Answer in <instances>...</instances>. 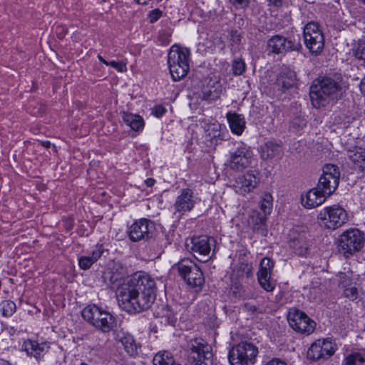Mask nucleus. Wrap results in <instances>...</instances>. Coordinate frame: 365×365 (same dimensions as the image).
Returning <instances> with one entry per match:
<instances>
[{"label": "nucleus", "instance_id": "nucleus-22", "mask_svg": "<svg viewBox=\"0 0 365 365\" xmlns=\"http://www.w3.org/2000/svg\"><path fill=\"white\" fill-rule=\"evenodd\" d=\"M104 248L102 245H96L92 251L91 255L81 256L78 259V265L81 269L86 270L89 269L102 256Z\"/></svg>", "mask_w": 365, "mask_h": 365}, {"label": "nucleus", "instance_id": "nucleus-46", "mask_svg": "<svg viewBox=\"0 0 365 365\" xmlns=\"http://www.w3.org/2000/svg\"><path fill=\"white\" fill-rule=\"evenodd\" d=\"M237 7H245L248 6L250 0H230Z\"/></svg>", "mask_w": 365, "mask_h": 365}, {"label": "nucleus", "instance_id": "nucleus-61", "mask_svg": "<svg viewBox=\"0 0 365 365\" xmlns=\"http://www.w3.org/2000/svg\"><path fill=\"white\" fill-rule=\"evenodd\" d=\"M1 365H11L8 361H4Z\"/></svg>", "mask_w": 365, "mask_h": 365}, {"label": "nucleus", "instance_id": "nucleus-34", "mask_svg": "<svg viewBox=\"0 0 365 365\" xmlns=\"http://www.w3.org/2000/svg\"><path fill=\"white\" fill-rule=\"evenodd\" d=\"M237 192L241 195H246L251 190V181L250 179H247L245 177L240 178L237 182Z\"/></svg>", "mask_w": 365, "mask_h": 365}, {"label": "nucleus", "instance_id": "nucleus-60", "mask_svg": "<svg viewBox=\"0 0 365 365\" xmlns=\"http://www.w3.org/2000/svg\"><path fill=\"white\" fill-rule=\"evenodd\" d=\"M252 356L255 355L257 354L258 351H257V349L255 348V346H252Z\"/></svg>", "mask_w": 365, "mask_h": 365}, {"label": "nucleus", "instance_id": "nucleus-6", "mask_svg": "<svg viewBox=\"0 0 365 365\" xmlns=\"http://www.w3.org/2000/svg\"><path fill=\"white\" fill-rule=\"evenodd\" d=\"M188 358L193 365H207L212 354L211 346L202 338L191 339L187 341Z\"/></svg>", "mask_w": 365, "mask_h": 365}, {"label": "nucleus", "instance_id": "nucleus-2", "mask_svg": "<svg viewBox=\"0 0 365 365\" xmlns=\"http://www.w3.org/2000/svg\"><path fill=\"white\" fill-rule=\"evenodd\" d=\"M340 89L339 82L332 78L323 77L314 80L309 92L312 106L317 109L326 107L336 98Z\"/></svg>", "mask_w": 365, "mask_h": 365}, {"label": "nucleus", "instance_id": "nucleus-20", "mask_svg": "<svg viewBox=\"0 0 365 365\" xmlns=\"http://www.w3.org/2000/svg\"><path fill=\"white\" fill-rule=\"evenodd\" d=\"M250 153L245 148L237 149L230 158V167L236 170H242L250 164Z\"/></svg>", "mask_w": 365, "mask_h": 365}, {"label": "nucleus", "instance_id": "nucleus-32", "mask_svg": "<svg viewBox=\"0 0 365 365\" xmlns=\"http://www.w3.org/2000/svg\"><path fill=\"white\" fill-rule=\"evenodd\" d=\"M249 256L246 254H244L243 257L240 255L239 263L237 265L238 272H241V274H239V275L243 276V274H245L247 277H249L250 273L251 272V266L249 264Z\"/></svg>", "mask_w": 365, "mask_h": 365}, {"label": "nucleus", "instance_id": "nucleus-11", "mask_svg": "<svg viewBox=\"0 0 365 365\" xmlns=\"http://www.w3.org/2000/svg\"><path fill=\"white\" fill-rule=\"evenodd\" d=\"M268 50L274 53L280 54L287 51H299L302 48L299 35L287 38L281 35H274L267 41Z\"/></svg>", "mask_w": 365, "mask_h": 365}, {"label": "nucleus", "instance_id": "nucleus-45", "mask_svg": "<svg viewBox=\"0 0 365 365\" xmlns=\"http://www.w3.org/2000/svg\"><path fill=\"white\" fill-rule=\"evenodd\" d=\"M262 198L261 205H266L267 204L270 205L272 203L273 198L269 193H264L260 196Z\"/></svg>", "mask_w": 365, "mask_h": 365}, {"label": "nucleus", "instance_id": "nucleus-16", "mask_svg": "<svg viewBox=\"0 0 365 365\" xmlns=\"http://www.w3.org/2000/svg\"><path fill=\"white\" fill-rule=\"evenodd\" d=\"M274 262L269 257L263 258L259 264V269L257 272V280L259 285L267 292H272L274 284L270 281Z\"/></svg>", "mask_w": 365, "mask_h": 365}, {"label": "nucleus", "instance_id": "nucleus-57", "mask_svg": "<svg viewBox=\"0 0 365 365\" xmlns=\"http://www.w3.org/2000/svg\"><path fill=\"white\" fill-rule=\"evenodd\" d=\"M138 4H146L149 0H135Z\"/></svg>", "mask_w": 365, "mask_h": 365}, {"label": "nucleus", "instance_id": "nucleus-9", "mask_svg": "<svg viewBox=\"0 0 365 365\" xmlns=\"http://www.w3.org/2000/svg\"><path fill=\"white\" fill-rule=\"evenodd\" d=\"M304 43L309 51L319 55L324 46V37L319 25L315 22L308 23L304 28Z\"/></svg>", "mask_w": 365, "mask_h": 365}, {"label": "nucleus", "instance_id": "nucleus-5", "mask_svg": "<svg viewBox=\"0 0 365 365\" xmlns=\"http://www.w3.org/2000/svg\"><path fill=\"white\" fill-rule=\"evenodd\" d=\"M180 276L190 287L201 289L205 278L200 268L191 259H181L175 265Z\"/></svg>", "mask_w": 365, "mask_h": 365}, {"label": "nucleus", "instance_id": "nucleus-29", "mask_svg": "<svg viewBox=\"0 0 365 365\" xmlns=\"http://www.w3.org/2000/svg\"><path fill=\"white\" fill-rule=\"evenodd\" d=\"M153 365H175L173 355L168 351L158 352L153 358Z\"/></svg>", "mask_w": 365, "mask_h": 365}, {"label": "nucleus", "instance_id": "nucleus-52", "mask_svg": "<svg viewBox=\"0 0 365 365\" xmlns=\"http://www.w3.org/2000/svg\"><path fill=\"white\" fill-rule=\"evenodd\" d=\"M145 183L148 187H152L155 183V180L153 178H148L145 180Z\"/></svg>", "mask_w": 365, "mask_h": 365}, {"label": "nucleus", "instance_id": "nucleus-31", "mask_svg": "<svg viewBox=\"0 0 365 365\" xmlns=\"http://www.w3.org/2000/svg\"><path fill=\"white\" fill-rule=\"evenodd\" d=\"M197 198L192 195V192L189 189L182 191L181 195L178 197L177 205H185L188 204H196Z\"/></svg>", "mask_w": 365, "mask_h": 365}, {"label": "nucleus", "instance_id": "nucleus-55", "mask_svg": "<svg viewBox=\"0 0 365 365\" xmlns=\"http://www.w3.org/2000/svg\"><path fill=\"white\" fill-rule=\"evenodd\" d=\"M98 58L99 59V61L101 62H102L103 63H104L105 65L106 66H108V63H109V61H107L106 59H104L101 55H98Z\"/></svg>", "mask_w": 365, "mask_h": 365}, {"label": "nucleus", "instance_id": "nucleus-37", "mask_svg": "<svg viewBox=\"0 0 365 365\" xmlns=\"http://www.w3.org/2000/svg\"><path fill=\"white\" fill-rule=\"evenodd\" d=\"M344 296L350 300H355L359 297L358 289L355 286L350 285L344 290Z\"/></svg>", "mask_w": 365, "mask_h": 365}, {"label": "nucleus", "instance_id": "nucleus-50", "mask_svg": "<svg viewBox=\"0 0 365 365\" xmlns=\"http://www.w3.org/2000/svg\"><path fill=\"white\" fill-rule=\"evenodd\" d=\"M269 4L274 6L279 7L282 5L284 0H268Z\"/></svg>", "mask_w": 365, "mask_h": 365}, {"label": "nucleus", "instance_id": "nucleus-51", "mask_svg": "<svg viewBox=\"0 0 365 365\" xmlns=\"http://www.w3.org/2000/svg\"><path fill=\"white\" fill-rule=\"evenodd\" d=\"M359 88H360L361 92L364 95H365V76L361 80V82H360V84H359Z\"/></svg>", "mask_w": 365, "mask_h": 365}, {"label": "nucleus", "instance_id": "nucleus-26", "mask_svg": "<svg viewBox=\"0 0 365 365\" xmlns=\"http://www.w3.org/2000/svg\"><path fill=\"white\" fill-rule=\"evenodd\" d=\"M349 158L360 169L365 167V149L355 147L349 151Z\"/></svg>", "mask_w": 365, "mask_h": 365}, {"label": "nucleus", "instance_id": "nucleus-4", "mask_svg": "<svg viewBox=\"0 0 365 365\" xmlns=\"http://www.w3.org/2000/svg\"><path fill=\"white\" fill-rule=\"evenodd\" d=\"M81 314L87 322L103 333L111 331L115 324V319L110 312L95 304L86 306Z\"/></svg>", "mask_w": 365, "mask_h": 365}, {"label": "nucleus", "instance_id": "nucleus-15", "mask_svg": "<svg viewBox=\"0 0 365 365\" xmlns=\"http://www.w3.org/2000/svg\"><path fill=\"white\" fill-rule=\"evenodd\" d=\"M153 224L147 219L135 222L129 228V237L133 242L146 240L151 236Z\"/></svg>", "mask_w": 365, "mask_h": 365}, {"label": "nucleus", "instance_id": "nucleus-41", "mask_svg": "<svg viewBox=\"0 0 365 365\" xmlns=\"http://www.w3.org/2000/svg\"><path fill=\"white\" fill-rule=\"evenodd\" d=\"M108 66H112L119 72H125L127 71L126 63L123 61H109Z\"/></svg>", "mask_w": 365, "mask_h": 365}, {"label": "nucleus", "instance_id": "nucleus-8", "mask_svg": "<svg viewBox=\"0 0 365 365\" xmlns=\"http://www.w3.org/2000/svg\"><path fill=\"white\" fill-rule=\"evenodd\" d=\"M364 242L363 233L358 229L351 228L344 231L339 238V247L348 257L359 251Z\"/></svg>", "mask_w": 365, "mask_h": 365}, {"label": "nucleus", "instance_id": "nucleus-10", "mask_svg": "<svg viewBox=\"0 0 365 365\" xmlns=\"http://www.w3.org/2000/svg\"><path fill=\"white\" fill-rule=\"evenodd\" d=\"M322 225L335 230L346 222L348 215L342 207H325L318 215Z\"/></svg>", "mask_w": 365, "mask_h": 365}, {"label": "nucleus", "instance_id": "nucleus-3", "mask_svg": "<svg viewBox=\"0 0 365 365\" xmlns=\"http://www.w3.org/2000/svg\"><path fill=\"white\" fill-rule=\"evenodd\" d=\"M190 56L188 48L173 45L168 54V64L170 75L175 81L185 77L190 70Z\"/></svg>", "mask_w": 365, "mask_h": 365}, {"label": "nucleus", "instance_id": "nucleus-42", "mask_svg": "<svg viewBox=\"0 0 365 365\" xmlns=\"http://www.w3.org/2000/svg\"><path fill=\"white\" fill-rule=\"evenodd\" d=\"M234 73L236 75H241L245 68L244 62L241 61H235L232 66Z\"/></svg>", "mask_w": 365, "mask_h": 365}, {"label": "nucleus", "instance_id": "nucleus-43", "mask_svg": "<svg viewBox=\"0 0 365 365\" xmlns=\"http://www.w3.org/2000/svg\"><path fill=\"white\" fill-rule=\"evenodd\" d=\"M48 347L49 346L46 343H38L35 351L36 353L34 357L36 359H39L44 352H46L48 351Z\"/></svg>", "mask_w": 365, "mask_h": 365}, {"label": "nucleus", "instance_id": "nucleus-40", "mask_svg": "<svg viewBox=\"0 0 365 365\" xmlns=\"http://www.w3.org/2000/svg\"><path fill=\"white\" fill-rule=\"evenodd\" d=\"M306 123L307 121L304 118L297 116L292 120L291 125L292 128L299 130L306 125Z\"/></svg>", "mask_w": 365, "mask_h": 365}, {"label": "nucleus", "instance_id": "nucleus-35", "mask_svg": "<svg viewBox=\"0 0 365 365\" xmlns=\"http://www.w3.org/2000/svg\"><path fill=\"white\" fill-rule=\"evenodd\" d=\"M319 341L321 343V346L322 347V351H324V353L325 354V356L327 357L331 356L334 352V349L333 344L331 340L328 339H318Z\"/></svg>", "mask_w": 365, "mask_h": 365}, {"label": "nucleus", "instance_id": "nucleus-28", "mask_svg": "<svg viewBox=\"0 0 365 365\" xmlns=\"http://www.w3.org/2000/svg\"><path fill=\"white\" fill-rule=\"evenodd\" d=\"M220 92L221 89L219 83L210 81L206 87L204 88L203 94L207 99L215 100L219 98Z\"/></svg>", "mask_w": 365, "mask_h": 365}, {"label": "nucleus", "instance_id": "nucleus-14", "mask_svg": "<svg viewBox=\"0 0 365 365\" xmlns=\"http://www.w3.org/2000/svg\"><path fill=\"white\" fill-rule=\"evenodd\" d=\"M340 172L339 168L333 164L326 165L323 173L319 180L318 187L324 193L330 195L337 188L339 183Z\"/></svg>", "mask_w": 365, "mask_h": 365}, {"label": "nucleus", "instance_id": "nucleus-21", "mask_svg": "<svg viewBox=\"0 0 365 365\" xmlns=\"http://www.w3.org/2000/svg\"><path fill=\"white\" fill-rule=\"evenodd\" d=\"M120 115L123 123L133 130L139 133L143 130L145 123L140 115L128 111H121Z\"/></svg>", "mask_w": 365, "mask_h": 365}, {"label": "nucleus", "instance_id": "nucleus-23", "mask_svg": "<svg viewBox=\"0 0 365 365\" xmlns=\"http://www.w3.org/2000/svg\"><path fill=\"white\" fill-rule=\"evenodd\" d=\"M276 83L282 91L293 87L296 83L295 73L289 70L281 73L277 78Z\"/></svg>", "mask_w": 365, "mask_h": 365}, {"label": "nucleus", "instance_id": "nucleus-62", "mask_svg": "<svg viewBox=\"0 0 365 365\" xmlns=\"http://www.w3.org/2000/svg\"><path fill=\"white\" fill-rule=\"evenodd\" d=\"M81 365H88L86 363H81Z\"/></svg>", "mask_w": 365, "mask_h": 365}, {"label": "nucleus", "instance_id": "nucleus-44", "mask_svg": "<svg viewBox=\"0 0 365 365\" xmlns=\"http://www.w3.org/2000/svg\"><path fill=\"white\" fill-rule=\"evenodd\" d=\"M162 16V11L158 9H154L150 11L148 17L150 23H154L158 21Z\"/></svg>", "mask_w": 365, "mask_h": 365}, {"label": "nucleus", "instance_id": "nucleus-13", "mask_svg": "<svg viewBox=\"0 0 365 365\" xmlns=\"http://www.w3.org/2000/svg\"><path fill=\"white\" fill-rule=\"evenodd\" d=\"M187 250L200 262H207L210 258V244L207 236L193 237L185 241Z\"/></svg>", "mask_w": 365, "mask_h": 365}, {"label": "nucleus", "instance_id": "nucleus-64", "mask_svg": "<svg viewBox=\"0 0 365 365\" xmlns=\"http://www.w3.org/2000/svg\"><path fill=\"white\" fill-rule=\"evenodd\" d=\"M187 207V210L190 211V207Z\"/></svg>", "mask_w": 365, "mask_h": 365}, {"label": "nucleus", "instance_id": "nucleus-27", "mask_svg": "<svg viewBox=\"0 0 365 365\" xmlns=\"http://www.w3.org/2000/svg\"><path fill=\"white\" fill-rule=\"evenodd\" d=\"M343 365H365V349L348 354Z\"/></svg>", "mask_w": 365, "mask_h": 365}, {"label": "nucleus", "instance_id": "nucleus-30", "mask_svg": "<svg viewBox=\"0 0 365 365\" xmlns=\"http://www.w3.org/2000/svg\"><path fill=\"white\" fill-rule=\"evenodd\" d=\"M321 342L319 340L314 341L307 351V357L312 360H318L322 358H326Z\"/></svg>", "mask_w": 365, "mask_h": 365}, {"label": "nucleus", "instance_id": "nucleus-7", "mask_svg": "<svg viewBox=\"0 0 365 365\" xmlns=\"http://www.w3.org/2000/svg\"><path fill=\"white\" fill-rule=\"evenodd\" d=\"M308 237L306 227L296 226L289 230L288 245L296 255L307 257L309 254L311 244Z\"/></svg>", "mask_w": 365, "mask_h": 365}, {"label": "nucleus", "instance_id": "nucleus-36", "mask_svg": "<svg viewBox=\"0 0 365 365\" xmlns=\"http://www.w3.org/2000/svg\"><path fill=\"white\" fill-rule=\"evenodd\" d=\"M162 319H165V322L170 325L174 326L177 322L176 314L169 309L168 308L164 310V313L162 316Z\"/></svg>", "mask_w": 365, "mask_h": 365}, {"label": "nucleus", "instance_id": "nucleus-19", "mask_svg": "<svg viewBox=\"0 0 365 365\" xmlns=\"http://www.w3.org/2000/svg\"><path fill=\"white\" fill-rule=\"evenodd\" d=\"M260 157L262 160H272L274 158H282L283 150L282 147L276 143L269 141L262 145L259 150Z\"/></svg>", "mask_w": 365, "mask_h": 365}, {"label": "nucleus", "instance_id": "nucleus-1", "mask_svg": "<svg viewBox=\"0 0 365 365\" xmlns=\"http://www.w3.org/2000/svg\"><path fill=\"white\" fill-rule=\"evenodd\" d=\"M156 283L148 273L137 272L116 290L120 307L128 313H139L150 308L156 297Z\"/></svg>", "mask_w": 365, "mask_h": 365}, {"label": "nucleus", "instance_id": "nucleus-49", "mask_svg": "<svg viewBox=\"0 0 365 365\" xmlns=\"http://www.w3.org/2000/svg\"><path fill=\"white\" fill-rule=\"evenodd\" d=\"M123 277V274H113L110 277V282L114 284V283H116L118 282V281H120Z\"/></svg>", "mask_w": 365, "mask_h": 365}, {"label": "nucleus", "instance_id": "nucleus-56", "mask_svg": "<svg viewBox=\"0 0 365 365\" xmlns=\"http://www.w3.org/2000/svg\"><path fill=\"white\" fill-rule=\"evenodd\" d=\"M259 208H260V210L263 213H264V212H266L267 210H268V212H269L271 207L264 206V207H259Z\"/></svg>", "mask_w": 365, "mask_h": 365}, {"label": "nucleus", "instance_id": "nucleus-25", "mask_svg": "<svg viewBox=\"0 0 365 365\" xmlns=\"http://www.w3.org/2000/svg\"><path fill=\"white\" fill-rule=\"evenodd\" d=\"M119 341L129 355L132 356L137 355L138 346L132 335L123 334L119 339Z\"/></svg>", "mask_w": 365, "mask_h": 365}, {"label": "nucleus", "instance_id": "nucleus-38", "mask_svg": "<svg viewBox=\"0 0 365 365\" xmlns=\"http://www.w3.org/2000/svg\"><path fill=\"white\" fill-rule=\"evenodd\" d=\"M38 343L36 341L28 340L24 342V350L27 352L28 354L35 356V351L36 347L38 346Z\"/></svg>", "mask_w": 365, "mask_h": 365}, {"label": "nucleus", "instance_id": "nucleus-18", "mask_svg": "<svg viewBox=\"0 0 365 365\" xmlns=\"http://www.w3.org/2000/svg\"><path fill=\"white\" fill-rule=\"evenodd\" d=\"M327 194L323 190L313 188L301 195L302 205H322L326 200Z\"/></svg>", "mask_w": 365, "mask_h": 365}, {"label": "nucleus", "instance_id": "nucleus-59", "mask_svg": "<svg viewBox=\"0 0 365 365\" xmlns=\"http://www.w3.org/2000/svg\"><path fill=\"white\" fill-rule=\"evenodd\" d=\"M259 222H260L261 226H262L264 225V222L265 221V217L260 216V217H259Z\"/></svg>", "mask_w": 365, "mask_h": 365}, {"label": "nucleus", "instance_id": "nucleus-54", "mask_svg": "<svg viewBox=\"0 0 365 365\" xmlns=\"http://www.w3.org/2000/svg\"><path fill=\"white\" fill-rule=\"evenodd\" d=\"M41 145H42V146H43V147H44V148H50V147H51V142H50V141H48V140L41 141Z\"/></svg>", "mask_w": 365, "mask_h": 365}, {"label": "nucleus", "instance_id": "nucleus-47", "mask_svg": "<svg viewBox=\"0 0 365 365\" xmlns=\"http://www.w3.org/2000/svg\"><path fill=\"white\" fill-rule=\"evenodd\" d=\"M266 365H287V363L279 359H273L268 361Z\"/></svg>", "mask_w": 365, "mask_h": 365}, {"label": "nucleus", "instance_id": "nucleus-53", "mask_svg": "<svg viewBox=\"0 0 365 365\" xmlns=\"http://www.w3.org/2000/svg\"><path fill=\"white\" fill-rule=\"evenodd\" d=\"M253 230H254V232H256V233H257V232H259V231H260V232H261V234H262V235H266V232H267V230H265L264 229L259 228V227H255L253 228Z\"/></svg>", "mask_w": 365, "mask_h": 365}, {"label": "nucleus", "instance_id": "nucleus-12", "mask_svg": "<svg viewBox=\"0 0 365 365\" xmlns=\"http://www.w3.org/2000/svg\"><path fill=\"white\" fill-rule=\"evenodd\" d=\"M287 321L290 327L295 331L307 335L312 334L316 327V323L313 320L304 312L297 309H289Z\"/></svg>", "mask_w": 365, "mask_h": 365}, {"label": "nucleus", "instance_id": "nucleus-24", "mask_svg": "<svg viewBox=\"0 0 365 365\" xmlns=\"http://www.w3.org/2000/svg\"><path fill=\"white\" fill-rule=\"evenodd\" d=\"M227 118L232 133L240 135L243 132L245 125L244 118L240 115L232 113H228Z\"/></svg>", "mask_w": 365, "mask_h": 365}, {"label": "nucleus", "instance_id": "nucleus-63", "mask_svg": "<svg viewBox=\"0 0 365 365\" xmlns=\"http://www.w3.org/2000/svg\"><path fill=\"white\" fill-rule=\"evenodd\" d=\"M359 1L365 4V0H359Z\"/></svg>", "mask_w": 365, "mask_h": 365}, {"label": "nucleus", "instance_id": "nucleus-17", "mask_svg": "<svg viewBox=\"0 0 365 365\" xmlns=\"http://www.w3.org/2000/svg\"><path fill=\"white\" fill-rule=\"evenodd\" d=\"M251 349V344L241 342L230 351L228 359L231 365H248L247 351Z\"/></svg>", "mask_w": 365, "mask_h": 365}, {"label": "nucleus", "instance_id": "nucleus-39", "mask_svg": "<svg viewBox=\"0 0 365 365\" xmlns=\"http://www.w3.org/2000/svg\"><path fill=\"white\" fill-rule=\"evenodd\" d=\"M355 56L361 60L365 61V42L359 41L354 50Z\"/></svg>", "mask_w": 365, "mask_h": 365}, {"label": "nucleus", "instance_id": "nucleus-33", "mask_svg": "<svg viewBox=\"0 0 365 365\" xmlns=\"http://www.w3.org/2000/svg\"><path fill=\"white\" fill-rule=\"evenodd\" d=\"M2 315L11 317L16 311V304L11 300H4L0 304Z\"/></svg>", "mask_w": 365, "mask_h": 365}, {"label": "nucleus", "instance_id": "nucleus-48", "mask_svg": "<svg viewBox=\"0 0 365 365\" xmlns=\"http://www.w3.org/2000/svg\"><path fill=\"white\" fill-rule=\"evenodd\" d=\"M165 112V109L162 106H157L155 108V115L157 117L162 116Z\"/></svg>", "mask_w": 365, "mask_h": 365}, {"label": "nucleus", "instance_id": "nucleus-58", "mask_svg": "<svg viewBox=\"0 0 365 365\" xmlns=\"http://www.w3.org/2000/svg\"><path fill=\"white\" fill-rule=\"evenodd\" d=\"M219 128H220L219 124L213 125V129L215 130V133H219Z\"/></svg>", "mask_w": 365, "mask_h": 365}]
</instances>
